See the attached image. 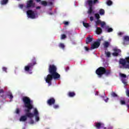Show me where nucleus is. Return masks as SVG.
<instances>
[{
    "label": "nucleus",
    "mask_w": 129,
    "mask_h": 129,
    "mask_svg": "<svg viewBox=\"0 0 129 129\" xmlns=\"http://www.w3.org/2000/svg\"><path fill=\"white\" fill-rule=\"evenodd\" d=\"M48 72L50 74H48L45 78V82L48 83V86L52 85V80L53 79H59L60 74L57 73V67L54 64H50L48 68Z\"/></svg>",
    "instance_id": "f257e3e1"
},
{
    "label": "nucleus",
    "mask_w": 129,
    "mask_h": 129,
    "mask_svg": "<svg viewBox=\"0 0 129 129\" xmlns=\"http://www.w3.org/2000/svg\"><path fill=\"white\" fill-rule=\"evenodd\" d=\"M22 100L24 103V107H25V111L26 112L25 115H22L20 118V121H26L27 119L28 113H31V110L34 108V106L32 104V101L31 99L28 97H23Z\"/></svg>",
    "instance_id": "f03ea898"
},
{
    "label": "nucleus",
    "mask_w": 129,
    "mask_h": 129,
    "mask_svg": "<svg viewBox=\"0 0 129 129\" xmlns=\"http://www.w3.org/2000/svg\"><path fill=\"white\" fill-rule=\"evenodd\" d=\"M96 74L98 75L99 78H101L102 75H105V76L110 75L111 74V71L110 70H106L104 67H100L96 70Z\"/></svg>",
    "instance_id": "7ed1b4c3"
},
{
    "label": "nucleus",
    "mask_w": 129,
    "mask_h": 129,
    "mask_svg": "<svg viewBox=\"0 0 129 129\" xmlns=\"http://www.w3.org/2000/svg\"><path fill=\"white\" fill-rule=\"evenodd\" d=\"M85 4L89 6L88 14H89V15H91L92 14H94V11H93V6H95L96 4H99V1L88 0L85 2Z\"/></svg>",
    "instance_id": "20e7f679"
},
{
    "label": "nucleus",
    "mask_w": 129,
    "mask_h": 129,
    "mask_svg": "<svg viewBox=\"0 0 129 129\" xmlns=\"http://www.w3.org/2000/svg\"><path fill=\"white\" fill-rule=\"evenodd\" d=\"M32 62L29 63L24 67V70L26 72H31V71L33 70L34 66L37 64V62H36V58L33 57L32 59Z\"/></svg>",
    "instance_id": "39448f33"
},
{
    "label": "nucleus",
    "mask_w": 129,
    "mask_h": 129,
    "mask_svg": "<svg viewBox=\"0 0 129 129\" xmlns=\"http://www.w3.org/2000/svg\"><path fill=\"white\" fill-rule=\"evenodd\" d=\"M26 115H27L28 117H29V118H32V117H34V116H35L36 121H39V120H40V117H39V111L37 108L34 109V113L31 112L28 113Z\"/></svg>",
    "instance_id": "423d86ee"
},
{
    "label": "nucleus",
    "mask_w": 129,
    "mask_h": 129,
    "mask_svg": "<svg viewBox=\"0 0 129 129\" xmlns=\"http://www.w3.org/2000/svg\"><path fill=\"white\" fill-rule=\"evenodd\" d=\"M101 42V39H98L97 40L93 43V44L91 45V50H94V49H97L100 46V43Z\"/></svg>",
    "instance_id": "0eeeda50"
},
{
    "label": "nucleus",
    "mask_w": 129,
    "mask_h": 129,
    "mask_svg": "<svg viewBox=\"0 0 129 129\" xmlns=\"http://www.w3.org/2000/svg\"><path fill=\"white\" fill-rule=\"evenodd\" d=\"M35 5L36 4L35 3H34L33 0H29L27 2L26 8V9H28V10H30V9H33L35 8Z\"/></svg>",
    "instance_id": "6e6552de"
},
{
    "label": "nucleus",
    "mask_w": 129,
    "mask_h": 129,
    "mask_svg": "<svg viewBox=\"0 0 129 129\" xmlns=\"http://www.w3.org/2000/svg\"><path fill=\"white\" fill-rule=\"evenodd\" d=\"M27 15L28 18H30V19H35L36 18V14L35 12L33 11V10H29L27 11Z\"/></svg>",
    "instance_id": "1a4fd4ad"
},
{
    "label": "nucleus",
    "mask_w": 129,
    "mask_h": 129,
    "mask_svg": "<svg viewBox=\"0 0 129 129\" xmlns=\"http://www.w3.org/2000/svg\"><path fill=\"white\" fill-rule=\"evenodd\" d=\"M113 50L114 51V52L112 53V55L114 57H117V56H119V53H121V50L116 48H114Z\"/></svg>",
    "instance_id": "9d476101"
},
{
    "label": "nucleus",
    "mask_w": 129,
    "mask_h": 129,
    "mask_svg": "<svg viewBox=\"0 0 129 129\" xmlns=\"http://www.w3.org/2000/svg\"><path fill=\"white\" fill-rule=\"evenodd\" d=\"M55 101H56L55 100V98H50L48 100H47V104L49 106L53 105L54 104H55Z\"/></svg>",
    "instance_id": "9b49d317"
},
{
    "label": "nucleus",
    "mask_w": 129,
    "mask_h": 129,
    "mask_svg": "<svg viewBox=\"0 0 129 129\" xmlns=\"http://www.w3.org/2000/svg\"><path fill=\"white\" fill-rule=\"evenodd\" d=\"M119 64H120V65H122V66H123V67H124L125 65H126V60L125 58H120L119 60Z\"/></svg>",
    "instance_id": "f8f14e48"
},
{
    "label": "nucleus",
    "mask_w": 129,
    "mask_h": 129,
    "mask_svg": "<svg viewBox=\"0 0 129 129\" xmlns=\"http://www.w3.org/2000/svg\"><path fill=\"white\" fill-rule=\"evenodd\" d=\"M96 33L97 35H100L102 33V29L100 27H96Z\"/></svg>",
    "instance_id": "ddd939ff"
},
{
    "label": "nucleus",
    "mask_w": 129,
    "mask_h": 129,
    "mask_svg": "<svg viewBox=\"0 0 129 129\" xmlns=\"http://www.w3.org/2000/svg\"><path fill=\"white\" fill-rule=\"evenodd\" d=\"M93 41V38L92 37H88L86 39V44H89V43H91Z\"/></svg>",
    "instance_id": "4468645a"
},
{
    "label": "nucleus",
    "mask_w": 129,
    "mask_h": 129,
    "mask_svg": "<svg viewBox=\"0 0 129 129\" xmlns=\"http://www.w3.org/2000/svg\"><path fill=\"white\" fill-rule=\"evenodd\" d=\"M68 95L69 97H74L76 95V94L74 92H69L68 93Z\"/></svg>",
    "instance_id": "2eb2a0df"
},
{
    "label": "nucleus",
    "mask_w": 129,
    "mask_h": 129,
    "mask_svg": "<svg viewBox=\"0 0 129 129\" xmlns=\"http://www.w3.org/2000/svg\"><path fill=\"white\" fill-rule=\"evenodd\" d=\"M101 125H102V124L100 122H95V126L97 129L100 128Z\"/></svg>",
    "instance_id": "dca6fc26"
},
{
    "label": "nucleus",
    "mask_w": 129,
    "mask_h": 129,
    "mask_svg": "<svg viewBox=\"0 0 129 129\" xmlns=\"http://www.w3.org/2000/svg\"><path fill=\"white\" fill-rule=\"evenodd\" d=\"M9 3V0H1L0 3L2 6H5V5H7Z\"/></svg>",
    "instance_id": "f3484780"
},
{
    "label": "nucleus",
    "mask_w": 129,
    "mask_h": 129,
    "mask_svg": "<svg viewBox=\"0 0 129 129\" xmlns=\"http://www.w3.org/2000/svg\"><path fill=\"white\" fill-rule=\"evenodd\" d=\"M103 45L104 46V48L106 49L109 47V42L108 41H104Z\"/></svg>",
    "instance_id": "a211bd4d"
},
{
    "label": "nucleus",
    "mask_w": 129,
    "mask_h": 129,
    "mask_svg": "<svg viewBox=\"0 0 129 129\" xmlns=\"http://www.w3.org/2000/svg\"><path fill=\"white\" fill-rule=\"evenodd\" d=\"M122 83H123L124 85V86H126L127 85V82H126V79L124 78L121 79Z\"/></svg>",
    "instance_id": "6ab92c4d"
},
{
    "label": "nucleus",
    "mask_w": 129,
    "mask_h": 129,
    "mask_svg": "<svg viewBox=\"0 0 129 129\" xmlns=\"http://www.w3.org/2000/svg\"><path fill=\"white\" fill-rule=\"evenodd\" d=\"M99 13L100 16H103V15H104V14H105V11L103 9H100Z\"/></svg>",
    "instance_id": "aec40b11"
},
{
    "label": "nucleus",
    "mask_w": 129,
    "mask_h": 129,
    "mask_svg": "<svg viewBox=\"0 0 129 129\" xmlns=\"http://www.w3.org/2000/svg\"><path fill=\"white\" fill-rule=\"evenodd\" d=\"M7 96H8L9 98L10 99H13V98H14V96H13L12 93L10 92L7 93Z\"/></svg>",
    "instance_id": "412c9836"
},
{
    "label": "nucleus",
    "mask_w": 129,
    "mask_h": 129,
    "mask_svg": "<svg viewBox=\"0 0 129 129\" xmlns=\"http://www.w3.org/2000/svg\"><path fill=\"white\" fill-rule=\"evenodd\" d=\"M41 4L42 6H43L44 7H47L48 6V3L46 2L45 1H42L41 2Z\"/></svg>",
    "instance_id": "4be33fe9"
},
{
    "label": "nucleus",
    "mask_w": 129,
    "mask_h": 129,
    "mask_svg": "<svg viewBox=\"0 0 129 129\" xmlns=\"http://www.w3.org/2000/svg\"><path fill=\"white\" fill-rule=\"evenodd\" d=\"M5 93V91H4V89H0V96H1V97H5V94H2V93Z\"/></svg>",
    "instance_id": "5701e85b"
},
{
    "label": "nucleus",
    "mask_w": 129,
    "mask_h": 129,
    "mask_svg": "<svg viewBox=\"0 0 129 129\" xmlns=\"http://www.w3.org/2000/svg\"><path fill=\"white\" fill-rule=\"evenodd\" d=\"M101 97L103 98V100H104L105 102H107V101H108L109 99L106 96H101Z\"/></svg>",
    "instance_id": "b1692460"
},
{
    "label": "nucleus",
    "mask_w": 129,
    "mask_h": 129,
    "mask_svg": "<svg viewBox=\"0 0 129 129\" xmlns=\"http://www.w3.org/2000/svg\"><path fill=\"white\" fill-rule=\"evenodd\" d=\"M102 22L100 20L98 19L97 21H96V27H97L98 25H101Z\"/></svg>",
    "instance_id": "393cba45"
},
{
    "label": "nucleus",
    "mask_w": 129,
    "mask_h": 129,
    "mask_svg": "<svg viewBox=\"0 0 129 129\" xmlns=\"http://www.w3.org/2000/svg\"><path fill=\"white\" fill-rule=\"evenodd\" d=\"M83 25L84 27H85V28H89V27H90V26L89 25V24L86 23L85 22L83 23Z\"/></svg>",
    "instance_id": "a878e982"
},
{
    "label": "nucleus",
    "mask_w": 129,
    "mask_h": 129,
    "mask_svg": "<svg viewBox=\"0 0 129 129\" xmlns=\"http://www.w3.org/2000/svg\"><path fill=\"white\" fill-rule=\"evenodd\" d=\"M128 42L129 41V36H125L124 37V42Z\"/></svg>",
    "instance_id": "bb28decb"
},
{
    "label": "nucleus",
    "mask_w": 129,
    "mask_h": 129,
    "mask_svg": "<svg viewBox=\"0 0 129 129\" xmlns=\"http://www.w3.org/2000/svg\"><path fill=\"white\" fill-rule=\"evenodd\" d=\"M59 48H61V49H65V45L63 44V43H60L59 44Z\"/></svg>",
    "instance_id": "cd10ccee"
},
{
    "label": "nucleus",
    "mask_w": 129,
    "mask_h": 129,
    "mask_svg": "<svg viewBox=\"0 0 129 129\" xmlns=\"http://www.w3.org/2000/svg\"><path fill=\"white\" fill-rule=\"evenodd\" d=\"M95 17L96 19H97V20H99V19H100V16L99 15V14L98 13L95 14Z\"/></svg>",
    "instance_id": "c85d7f7f"
},
{
    "label": "nucleus",
    "mask_w": 129,
    "mask_h": 129,
    "mask_svg": "<svg viewBox=\"0 0 129 129\" xmlns=\"http://www.w3.org/2000/svg\"><path fill=\"white\" fill-rule=\"evenodd\" d=\"M111 96L113 97H117V94H116L115 92H112L111 94Z\"/></svg>",
    "instance_id": "c756f323"
},
{
    "label": "nucleus",
    "mask_w": 129,
    "mask_h": 129,
    "mask_svg": "<svg viewBox=\"0 0 129 129\" xmlns=\"http://www.w3.org/2000/svg\"><path fill=\"white\" fill-rule=\"evenodd\" d=\"M107 6H111L112 5V2L110 0H108V2L106 3Z\"/></svg>",
    "instance_id": "7c9ffc66"
},
{
    "label": "nucleus",
    "mask_w": 129,
    "mask_h": 129,
    "mask_svg": "<svg viewBox=\"0 0 129 129\" xmlns=\"http://www.w3.org/2000/svg\"><path fill=\"white\" fill-rule=\"evenodd\" d=\"M120 76L122 78H126V75H125L124 74H120Z\"/></svg>",
    "instance_id": "2f4dec72"
},
{
    "label": "nucleus",
    "mask_w": 129,
    "mask_h": 129,
    "mask_svg": "<svg viewBox=\"0 0 129 129\" xmlns=\"http://www.w3.org/2000/svg\"><path fill=\"white\" fill-rule=\"evenodd\" d=\"M53 108H54V109H57V108H59V105L58 104H53Z\"/></svg>",
    "instance_id": "473e14b6"
},
{
    "label": "nucleus",
    "mask_w": 129,
    "mask_h": 129,
    "mask_svg": "<svg viewBox=\"0 0 129 129\" xmlns=\"http://www.w3.org/2000/svg\"><path fill=\"white\" fill-rule=\"evenodd\" d=\"M120 103L121 105H124L125 104V101L121 100H120Z\"/></svg>",
    "instance_id": "72a5a7b5"
},
{
    "label": "nucleus",
    "mask_w": 129,
    "mask_h": 129,
    "mask_svg": "<svg viewBox=\"0 0 129 129\" xmlns=\"http://www.w3.org/2000/svg\"><path fill=\"white\" fill-rule=\"evenodd\" d=\"M66 38H67V36H66V35L65 34L61 35V40H64V39H66Z\"/></svg>",
    "instance_id": "f704fd0d"
},
{
    "label": "nucleus",
    "mask_w": 129,
    "mask_h": 129,
    "mask_svg": "<svg viewBox=\"0 0 129 129\" xmlns=\"http://www.w3.org/2000/svg\"><path fill=\"white\" fill-rule=\"evenodd\" d=\"M106 24L104 22H101V28H104V26H105Z\"/></svg>",
    "instance_id": "c9c22d12"
},
{
    "label": "nucleus",
    "mask_w": 129,
    "mask_h": 129,
    "mask_svg": "<svg viewBox=\"0 0 129 129\" xmlns=\"http://www.w3.org/2000/svg\"><path fill=\"white\" fill-rule=\"evenodd\" d=\"M105 54H106L107 57H108V58H109V57H110L111 54H110V52H106V51H105Z\"/></svg>",
    "instance_id": "e433bc0d"
},
{
    "label": "nucleus",
    "mask_w": 129,
    "mask_h": 129,
    "mask_svg": "<svg viewBox=\"0 0 129 129\" xmlns=\"http://www.w3.org/2000/svg\"><path fill=\"white\" fill-rule=\"evenodd\" d=\"M112 31H113V29H112L111 28H109L107 29L108 33H110V32H112Z\"/></svg>",
    "instance_id": "4c0bfd02"
},
{
    "label": "nucleus",
    "mask_w": 129,
    "mask_h": 129,
    "mask_svg": "<svg viewBox=\"0 0 129 129\" xmlns=\"http://www.w3.org/2000/svg\"><path fill=\"white\" fill-rule=\"evenodd\" d=\"M2 70H3V71L6 72V73H7V72H8L7 71V70H8V69L7 68H6V67H3L2 68Z\"/></svg>",
    "instance_id": "58836bf2"
},
{
    "label": "nucleus",
    "mask_w": 129,
    "mask_h": 129,
    "mask_svg": "<svg viewBox=\"0 0 129 129\" xmlns=\"http://www.w3.org/2000/svg\"><path fill=\"white\" fill-rule=\"evenodd\" d=\"M123 68L125 69H129V64H125Z\"/></svg>",
    "instance_id": "ea45409f"
},
{
    "label": "nucleus",
    "mask_w": 129,
    "mask_h": 129,
    "mask_svg": "<svg viewBox=\"0 0 129 129\" xmlns=\"http://www.w3.org/2000/svg\"><path fill=\"white\" fill-rule=\"evenodd\" d=\"M64 25H66V26H68V25H69V22L68 21H64L63 22Z\"/></svg>",
    "instance_id": "a19ab883"
},
{
    "label": "nucleus",
    "mask_w": 129,
    "mask_h": 129,
    "mask_svg": "<svg viewBox=\"0 0 129 129\" xmlns=\"http://www.w3.org/2000/svg\"><path fill=\"white\" fill-rule=\"evenodd\" d=\"M126 94L128 97H129V90L127 89L126 91Z\"/></svg>",
    "instance_id": "79ce46f5"
},
{
    "label": "nucleus",
    "mask_w": 129,
    "mask_h": 129,
    "mask_svg": "<svg viewBox=\"0 0 129 129\" xmlns=\"http://www.w3.org/2000/svg\"><path fill=\"white\" fill-rule=\"evenodd\" d=\"M16 113H17V114H19V113H20V109L19 108H17L16 109Z\"/></svg>",
    "instance_id": "37998d69"
},
{
    "label": "nucleus",
    "mask_w": 129,
    "mask_h": 129,
    "mask_svg": "<svg viewBox=\"0 0 129 129\" xmlns=\"http://www.w3.org/2000/svg\"><path fill=\"white\" fill-rule=\"evenodd\" d=\"M93 20H94V18H93V17L91 16L90 17V21L91 22H92V21H93Z\"/></svg>",
    "instance_id": "c03bdc74"
},
{
    "label": "nucleus",
    "mask_w": 129,
    "mask_h": 129,
    "mask_svg": "<svg viewBox=\"0 0 129 129\" xmlns=\"http://www.w3.org/2000/svg\"><path fill=\"white\" fill-rule=\"evenodd\" d=\"M48 5L49 6H53V3H52V2H48Z\"/></svg>",
    "instance_id": "a18cd8bd"
},
{
    "label": "nucleus",
    "mask_w": 129,
    "mask_h": 129,
    "mask_svg": "<svg viewBox=\"0 0 129 129\" xmlns=\"http://www.w3.org/2000/svg\"><path fill=\"white\" fill-rule=\"evenodd\" d=\"M34 123V120L31 119L30 120V123H31V124H33Z\"/></svg>",
    "instance_id": "49530a36"
},
{
    "label": "nucleus",
    "mask_w": 129,
    "mask_h": 129,
    "mask_svg": "<svg viewBox=\"0 0 129 129\" xmlns=\"http://www.w3.org/2000/svg\"><path fill=\"white\" fill-rule=\"evenodd\" d=\"M69 67H67L66 69H65V71H66V72H67V71H69Z\"/></svg>",
    "instance_id": "de8ad7c7"
},
{
    "label": "nucleus",
    "mask_w": 129,
    "mask_h": 129,
    "mask_svg": "<svg viewBox=\"0 0 129 129\" xmlns=\"http://www.w3.org/2000/svg\"><path fill=\"white\" fill-rule=\"evenodd\" d=\"M19 7L20 9H23V8H24V5L21 4L19 5Z\"/></svg>",
    "instance_id": "09e8293b"
},
{
    "label": "nucleus",
    "mask_w": 129,
    "mask_h": 129,
    "mask_svg": "<svg viewBox=\"0 0 129 129\" xmlns=\"http://www.w3.org/2000/svg\"><path fill=\"white\" fill-rule=\"evenodd\" d=\"M85 49L86 50V51H89V48H88V47H85Z\"/></svg>",
    "instance_id": "8fccbe9b"
},
{
    "label": "nucleus",
    "mask_w": 129,
    "mask_h": 129,
    "mask_svg": "<svg viewBox=\"0 0 129 129\" xmlns=\"http://www.w3.org/2000/svg\"><path fill=\"white\" fill-rule=\"evenodd\" d=\"M40 9H41V7L40 6H38L36 7V10H40Z\"/></svg>",
    "instance_id": "3c124183"
},
{
    "label": "nucleus",
    "mask_w": 129,
    "mask_h": 129,
    "mask_svg": "<svg viewBox=\"0 0 129 129\" xmlns=\"http://www.w3.org/2000/svg\"><path fill=\"white\" fill-rule=\"evenodd\" d=\"M118 36H121L122 35V33L121 32H119L118 33Z\"/></svg>",
    "instance_id": "603ef678"
},
{
    "label": "nucleus",
    "mask_w": 129,
    "mask_h": 129,
    "mask_svg": "<svg viewBox=\"0 0 129 129\" xmlns=\"http://www.w3.org/2000/svg\"><path fill=\"white\" fill-rule=\"evenodd\" d=\"M37 3H40L41 2V0H35Z\"/></svg>",
    "instance_id": "864d4df0"
},
{
    "label": "nucleus",
    "mask_w": 129,
    "mask_h": 129,
    "mask_svg": "<svg viewBox=\"0 0 129 129\" xmlns=\"http://www.w3.org/2000/svg\"><path fill=\"white\" fill-rule=\"evenodd\" d=\"M95 95H98V92H97L96 93H95Z\"/></svg>",
    "instance_id": "5fc2aeb1"
},
{
    "label": "nucleus",
    "mask_w": 129,
    "mask_h": 129,
    "mask_svg": "<svg viewBox=\"0 0 129 129\" xmlns=\"http://www.w3.org/2000/svg\"><path fill=\"white\" fill-rule=\"evenodd\" d=\"M120 68H122V67L121 66H120Z\"/></svg>",
    "instance_id": "6e6d98bb"
},
{
    "label": "nucleus",
    "mask_w": 129,
    "mask_h": 129,
    "mask_svg": "<svg viewBox=\"0 0 129 129\" xmlns=\"http://www.w3.org/2000/svg\"><path fill=\"white\" fill-rule=\"evenodd\" d=\"M50 1H55V0H50Z\"/></svg>",
    "instance_id": "4d7b16f0"
},
{
    "label": "nucleus",
    "mask_w": 129,
    "mask_h": 129,
    "mask_svg": "<svg viewBox=\"0 0 129 129\" xmlns=\"http://www.w3.org/2000/svg\"><path fill=\"white\" fill-rule=\"evenodd\" d=\"M105 128H106V127H105L104 129H105Z\"/></svg>",
    "instance_id": "13d9d810"
}]
</instances>
